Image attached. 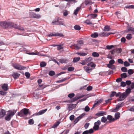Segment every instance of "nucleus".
Listing matches in <instances>:
<instances>
[{
	"label": "nucleus",
	"mask_w": 134,
	"mask_h": 134,
	"mask_svg": "<svg viewBox=\"0 0 134 134\" xmlns=\"http://www.w3.org/2000/svg\"><path fill=\"white\" fill-rule=\"evenodd\" d=\"M13 23L10 21H2L0 22V25L3 29L10 28L12 27Z\"/></svg>",
	"instance_id": "1"
},
{
	"label": "nucleus",
	"mask_w": 134,
	"mask_h": 134,
	"mask_svg": "<svg viewBox=\"0 0 134 134\" xmlns=\"http://www.w3.org/2000/svg\"><path fill=\"white\" fill-rule=\"evenodd\" d=\"M16 112V110H15L13 111H9V113L7 114L5 118V120L7 121L10 120L11 118L14 115Z\"/></svg>",
	"instance_id": "2"
},
{
	"label": "nucleus",
	"mask_w": 134,
	"mask_h": 134,
	"mask_svg": "<svg viewBox=\"0 0 134 134\" xmlns=\"http://www.w3.org/2000/svg\"><path fill=\"white\" fill-rule=\"evenodd\" d=\"M12 66L15 69L20 70H24L26 68V67L17 63L13 64Z\"/></svg>",
	"instance_id": "3"
},
{
	"label": "nucleus",
	"mask_w": 134,
	"mask_h": 134,
	"mask_svg": "<svg viewBox=\"0 0 134 134\" xmlns=\"http://www.w3.org/2000/svg\"><path fill=\"white\" fill-rule=\"evenodd\" d=\"M29 110L28 109L24 108L18 113V115L21 117H24L25 116H26L28 113Z\"/></svg>",
	"instance_id": "4"
},
{
	"label": "nucleus",
	"mask_w": 134,
	"mask_h": 134,
	"mask_svg": "<svg viewBox=\"0 0 134 134\" xmlns=\"http://www.w3.org/2000/svg\"><path fill=\"white\" fill-rule=\"evenodd\" d=\"M77 44H74L73 46L76 49H79L81 47L83 44V41L81 39H80L77 40Z\"/></svg>",
	"instance_id": "5"
},
{
	"label": "nucleus",
	"mask_w": 134,
	"mask_h": 134,
	"mask_svg": "<svg viewBox=\"0 0 134 134\" xmlns=\"http://www.w3.org/2000/svg\"><path fill=\"white\" fill-rule=\"evenodd\" d=\"M63 22L62 19H58L55 21H52V23L54 25H65V24L63 23Z\"/></svg>",
	"instance_id": "6"
},
{
	"label": "nucleus",
	"mask_w": 134,
	"mask_h": 134,
	"mask_svg": "<svg viewBox=\"0 0 134 134\" xmlns=\"http://www.w3.org/2000/svg\"><path fill=\"white\" fill-rule=\"evenodd\" d=\"M127 96V94L126 93L124 92L120 94L119 97L117 99V101L119 102L124 100Z\"/></svg>",
	"instance_id": "7"
},
{
	"label": "nucleus",
	"mask_w": 134,
	"mask_h": 134,
	"mask_svg": "<svg viewBox=\"0 0 134 134\" xmlns=\"http://www.w3.org/2000/svg\"><path fill=\"white\" fill-rule=\"evenodd\" d=\"M118 46V45H107L106 46V48L108 50H110L114 48L116 50H121V48H119L117 47Z\"/></svg>",
	"instance_id": "8"
},
{
	"label": "nucleus",
	"mask_w": 134,
	"mask_h": 134,
	"mask_svg": "<svg viewBox=\"0 0 134 134\" xmlns=\"http://www.w3.org/2000/svg\"><path fill=\"white\" fill-rule=\"evenodd\" d=\"M101 124V122L100 120H98L97 122H94V126L93 127V129L96 131L98 130L99 128V126Z\"/></svg>",
	"instance_id": "9"
},
{
	"label": "nucleus",
	"mask_w": 134,
	"mask_h": 134,
	"mask_svg": "<svg viewBox=\"0 0 134 134\" xmlns=\"http://www.w3.org/2000/svg\"><path fill=\"white\" fill-rule=\"evenodd\" d=\"M47 36L49 37H51L52 36H58L61 37L63 36V35L62 34L59 33H52L48 34L47 35Z\"/></svg>",
	"instance_id": "10"
},
{
	"label": "nucleus",
	"mask_w": 134,
	"mask_h": 134,
	"mask_svg": "<svg viewBox=\"0 0 134 134\" xmlns=\"http://www.w3.org/2000/svg\"><path fill=\"white\" fill-rule=\"evenodd\" d=\"M85 115V113H83L79 116L76 118L74 121V124H76L80 119L83 118V117Z\"/></svg>",
	"instance_id": "11"
},
{
	"label": "nucleus",
	"mask_w": 134,
	"mask_h": 134,
	"mask_svg": "<svg viewBox=\"0 0 134 134\" xmlns=\"http://www.w3.org/2000/svg\"><path fill=\"white\" fill-rule=\"evenodd\" d=\"M115 51H110L109 52V53L107 55V58L109 59H112L113 57V55L115 53Z\"/></svg>",
	"instance_id": "12"
},
{
	"label": "nucleus",
	"mask_w": 134,
	"mask_h": 134,
	"mask_svg": "<svg viewBox=\"0 0 134 134\" xmlns=\"http://www.w3.org/2000/svg\"><path fill=\"white\" fill-rule=\"evenodd\" d=\"M125 32L126 33L129 32L134 34V28L131 27H129L127 28V30L125 31Z\"/></svg>",
	"instance_id": "13"
},
{
	"label": "nucleus",
	"mask_w": 134,
	"mask_h": 134,
	"mask_svg": "<svg viewBox=\"0 0 134 134\" xmlns=\"http://www.w3.org/2000/svg\"><path fill=\"white\" fill-rule=\"evenodd\" d=\"M12 27L15 29H18L22 31H24V29L23 27L20 26H17V25L14 24V23H13Z\"/></svg>",
	"instance_id": "14"
},
{
	"label": "nucleus",
	"mask_w": 134,
	"mask_h": 134,
	"mask_svg": "<svg viewBox=\"0 0 134 134\" xmlns=\"http://www.w3.org/2000/svg\"><path fill=\"white\" fill-rule=\"evenodd\" d=\"M31 16L33 18L39 19L41 18V16L40 15L36 14L35 13H34V12H32L31 13Z\"/></svg>",
	"instance_id": "15"
},
{
	"label": "nucleus",
	"mask_w": 134,
	"mask_h": 134,
	"mask_svg": "<svg viewBox=\"0 0 134 134\" xmlns=\"http://www.w3.org/2000/svg\"><path fill=\"white\" fill-rule=\"evenodd\" d=\"M47 109H43L39 111L38 112L36 113L35 114L36 115H42L45 112H46L47 111Z\"/></svg>",
	"instance_id": "16"
},
{
	"label": "nucleus",
	"mask_w": 134,
	"mask_h": 134,
	"mask_svg": "<svg viewBox=\"0 0 134 134\" xmlns=\"http://www.w3.org/2000/svg\"><path fill=\"white\" fill-rule=\"evenodd\" d=\"M107 120L109 121L110 122H113L115 121V118H113V117L111 115H108L107 117Z\"/></svg>",
	"instance_id": "17"
},
{
	"label": "nucleus",
	"mask_w": 134,
	"mask_h": 134,
	"mask_svg": "<svg viewBox=\"0 0 134 134\" xmlns=\"http://www.w3.org/2000/svg\"><path fill=\"white\" fill-rule=\"evenodd\" d=\"M5 111L4 109H2L0 111V117L2 118L4 117L5 115Z\"/></svg>",
	"instance_id": "18"
},
{
	"label": "nucleus",
	"mask_w": 134,
	"mask_h": 134,
	"mask_svg": "<svg viewBox=\"0 0 134 134\" xmlns=\"http://www.w3.org/2000/svg\"><path fill=\"white\" fill-rule=\"evenodd\" d=\"M106 114V113L103 111H99L95 115L96 116H102Z\"/></svg>",
	"instance_id": "19"
},
{
	"label": "nucleus",
	"mask_w": 134,
	"mask_h": 134,
	"mask_svg": "<svg viewBox=\"0 0 134 134\" xmlns=\"http://www.w3.org/2000/svg\"><path fill=\"white\" fill-rule=\"evenodd\" d=\"M20 75V74L15 72L13 73L12 74V76L15 79L18 78Z\"/></svg>",
	"instance_id": "20"
},
{
	"label": "nucleus",
	"mask_w": 134,
	"mask_h": 134,
	"mask_svg": "<svg viewBox=\"0 0 134 134\" xmlns=\"http://www.w3.org/2000/svg\"><path fill=\"white\" fill-rule=\"evenodd\" d=\"M85 70L88 73H90L92 70L91 68H90L88 67L87 66H84L83 67Z\"/></svg>",
	"instance_id": "21"
},
{
	"label": "nucleus",
	"mask_w": 134,
	"mask_h": 134,
	"mask_svg": "<svg viewBox=\"0 0 134 134\" xmlns=\"http://www.w3.org/2000/svg\"><path fill=\"white\" fill-rule=\"evenodd\" d=\"M84 96V95L78 96L75 97L73 99V102L76 101L77 99L81 98Z\"/></svg>",
	"instance_id": "22"
},
{
	"label": "nucleus",
	"mask_w": 134,
	"mask_h": 134,
	"mask_svg": "<svg viewBox=\"0 0 134 134\" xmlns=\"http://www.w3.org/2000/svg\"><path fill=\"white\" fill-rule=\"evenodd\" d=\"M8 86L7 84H4L2 86V89L5 91H7L8 89Z\"/></svg>",
	"instance_id": "23"
},
{
	"label": "nucleus",
	"mask_w": 134,
	"mask_h": 134,
	"mask_svg": "<svg viewBox=\"0 0 134 134\" xmlns=\"http://www.w3.org/2000/svg\"><path fill=\"white\" fill-rule=\"evenodd\" d=\"M87 66H91L92 68H95L96 66V64H94L93 62H91L87 64Z\"/></svg>",
	"instance_id": "24"
},
{
	"label": "nucleus",
	"mask_w": 134,
	"mask_h": 134,
	"mask_svg": "<svg viewBox=\"0 0 134 134\" xmlns=\"http://www.w3.org/2000/svg\"><path fill=\"white\" fill-rule=\"evenodd\" d=\"M115 121L119 119L120 117V113L119 112H117L115 113Z\"/></svg>",
	"instance_id": "25"
},
{
	"label": "nucleus",
	"mask_w": 134,
	"mask_h": 134,
	"mask_svg": "<svg viewBox=\"0 0 134 134\" xmlns=\"http://www.w3.org/2000/svg\"><path fill=\"white\" fill-rule=\"evenodd\" d=\"M81 9V7H78L75 10L74 14L75 15H76L77 13H78L79 12L80 10Z\"/></svg>",
	"instance_id": "26"
},
{
	"label": "nucleus",
	"mask_w": 134,
	"mask_h": 134,
	"mask_svg": "<svg viewBox=\"0 0 134 134\" xmlns=\"http://www.w3.org/2000/svg\"><path fill=\"white\" fill-rule=\"evenodd\" d=\"M59 61L61 63H66L68 62V60L66 59H60Z\"/></svg>",
	"instance_id": "27"
},
{
	"label": "nucleus",
	"mask_w": 134,
	"mask_h": 134,
	"mask_svg": "<svg viewBox=\"0 0 134 134\" xmlns=\"http://www.w3.org/2000/svg\"><path fill=\"white\" fill-rule=\"evenodd\" d=\"M93 60V58L92 57H89L88 58H86L85 59V61L86 62V63H87L90 62Z\"/></svg>",
	"instance_id": "28"
},
{
	"label": "nucleus",
	"mask_w": 134,
	"mask_h": 134,
	"mask_svg": "<svg viewBox=\"0 0 134 134\" xmlns=\"http://www.w3.org/2000/svg\"><path fill=\"white\" fill-rule=\"evenodd\" d=\"M68 108L69 111H70L72 110L74 108V104H71L68 105Z\"/></svg>",
	"instance_id": "29"
},
{
	"label": "nucleus",
	"mask_w": 134,
	"mask_h": 134,
	"mask_svg": "<svg viewBox=\"0 0 134 134\" xmlns=\"http://www.w3.org/2000/svg\"><path fill=\"white\" fill-rule=\"evenodd\" d=\"M107 121V118L104 116L102 117L101 119V121L102 122L105 123Z\"/></svg>",
	"instance_id": "30"
},
{
	"label": "nucleus",
	"mask_w": 134,
	"mask_h": 134,
	"mask_svg": "<svg viewBox=\"0 0 134 134\" xmlns=\"http://www.w3.org/2000/svg\"><path fill=\"white\" fill-rule=\"evenodd\" d=\"M80 59V58L79 57H75L73 59V62L74 63L76 62L79 61Z\"/></svg>",
	"instance_id": "31"
},
{
	"label": "nucleus",
	"mask_w": 134,
	"mask_h": 134,
	"mask_svg": "<svg viewBox=\"0 0 134 134\" xmlns=\"http://www.w3.org/2000/svg\"><path fill=\"white\" fill-rule=\"evenodd\" d=\"M46 65V63L44 62H42L40 63V65L41 67H44Z\"/></svg>",
	"instance_id": "32"
},
{
	"label": "nucleus",
	"mask_w": 134,
	"mask_h": 134,
	"mask_svg": "<svg viewBox=\"0 0 134 134\" xmlns=\"http://www.w3.org/2000/svg\"><path fill=\"white\" fill-rule=\"evenodd\" d=\"M85 5H91L92 4V2L91 1H85Z\"/></svg>",
	"instance_id": "33"
},
{
	"label": "nucleus",
	"mask_w": 134,
	"mask_h": 134,
	"mask_svg": "<svg viewBox=\"0 0 134 134\" xmlns=\"http://www.w3.org/2000/svg\"><path fill=\"white\" fill-rule=\"evenodd\" d=\"M98 36V34L97 33L94 32L91 34V36L93 38H96Z\"/></svg>",
	"instance_id": "34"
},
{
	"label": "nucleus",
	"mask_w": 134,
	"mask_h": 134,
	"mask_svg": "<svg viewBox=\"0 0 134 134\" xmlns=\"http://www.w3.org/2000/svg\"><path fill=\"white\" fill-rule=\"evenodd\" d=\"M77 54H78L80 56H85L87 54V53H85L83 52H80V53H76Z\"/></svg>",
	"instance_id": "35"
},
{
	"label": "nucleus",
	"mask_w": 134,
	"mask_h": 134,
	"mask_svg": "<svg viewBox=\"0 0 134 134\" xmlns=\"http://www.w3.org/2000/svg\"><path fill=\"white\" fill-rule=\"evenodd\" d=\"M110 30V27L108 26H105L104 28V30L105 31H108Z\"/></svg>",
	"instance_id": "36"
},
{
	"label": "nucleus",
	"mask_w": 134,
	"mask_h": 134,
	"mask_svg": "<svg viewBox=\"0 0 134 134\" xmlns=\"http://www.w3.org/2000/svg\"><path fill=\"white\" fill-rule=\"evenodd\" d=\"M92 55L95 57H98L99 56V54L97 52H94L92 54Z\"/></svg>",
	"instance_id": "37"
},
{
	"label": "nucleus",
	"mask_w": 134,
	"mask_h": 134,
	"mask_svg": "<svg viewBox=\"0 0 134 134\" xmlns=\"http://www.w3.org/2000/svg\"><path fill=\"white\" fill-rule=\"evenodd\" d=\"M60 123V122L59 121H58L57 122L52 126V127L53 128H55L57 127L59 125Z\"/></svg>",
	"instance_id": "38"
},
{
	"label": "nucleus",
	"mask_w": 134,
	"mask_h": 134,
	"mask_svg": "<svg viewBox=\"0 0 134 134\" xmlns=\"http://www.w3.org/2000/svg\"><path fill=\"white\" fill-rule=\"evenodd\" d=\"M74 28L75 30H79L81 29V27L78 25H75L74 26Z\"/></svg>",
	"instance_id": "39"
},
{
	"label": "nucleus",
	"mask_w": 134,
	"mask_h": 134,
	"mask_svg": "<svg viewBox=\"0 0 134 134\" xmlns=\"http://www.w3.org/2000/svg\"><path fill=\"white\" fill-rule=\"evenodd\" d=\"M107 67L111 69H115V67L114 65L108 64H107Z\"/></svg>",
	"instance_id": "40"
},
{
	"label": "nucleus",
	"mask_w": 134,
	"mask_h": 134,
	"mask_svg": "<svg viewBox=\"0 0 134 134\" xmlns=\"http://www.w3.org/2000/svg\"><path fill=\"white\" fill-rule=\"evenodd\" d=\"M84 23L87 25H91L92 24V22L90 21V20L88 19L86 20Z\"/></svg>",
	"instance_id": "41"
},
{
	"label": "nucleus",
	"mask_w": 134,
	"mask_h": 134,
	"mask_svg": "<svg viewBox=\"0 0 134 134\" xmlns=\"http://www.w3.org/2000/svg\"><path fill=\"white\" fill-rule=\"evenodd\" d=\"M126 37L127 40H130L132 38V37L131 34H129L127 35Z\"/></svg>",
	"instance_id": "42"
},
{
	"label": "nucleus",
	"mask_w": 134,
	"mask_h": 134,
	"mask_svg": "<svg viewBox=\"0 0 134 134\" xmlns=\"http://www.w3.org/2000/svg\"><path fill=\"white\" fill-rule=\"evenodd\" d=\"M62 46L63 45H57V50H59L63 49L64 47Z\"/></svg>",
	"instance_id": "43"
},
{
	"label": "nucleus",
	"mask_w": 134,
	"mask_h": 134,
	"mask_svg": "<svg viewBox=\"0 0 134 134\" xmlns=\"http://www.w3.org/2000/svg\"><path fill=\"white\" fill-rule=\"evenodd\" d=\"M27 54L31 55H39V53L38 52H32V53H27Z\"/></svg>",
	"instance_id": "44"
},
{
	"label": "nucleus",
	"mask_w": 134,
	"mask_h": 134,
	"mask_svg": "<svg viewBox=\"0 0 134 134\" xmlns=\"http://www.w3.org/2000/svg\"><path fill=\"white\" fill-rule=\"evenodd\" d=\"M125 8L127 9L134 8V5H127L125 6Z\"/></svg>",
	"instance_id": "45"
},
{
	"label": "nucleus",
	"mask_w": 134,
	"mask_h": 134,
	"mask_svg": "<svg viewBox=\"0 0 134 134\" xmlns=\"http://www.w3.org/2000/svg\"><path fill=\"white\" fill-rule=\"evenodd\" d=\"M55 72L54 71H51L49 72L48 74L50 76H53L55 75Z\"/></svg>",
	"instance_id": "46"
},
{
	"label": "nucleus",
	"mask_w": 134,
	"mask_h": 134,
	"mask_svg": "<svg viewBox=\"0 0 134 134\" xmlns=\"http://www.w3.org/2000/svg\"><path fill=\"white\" fill-rule=\"evenodd\" d=\"M34 121L32 119H30L29 120L28 123L30 125L33 124L34 123Z\"/></svg>",
	"instance_id": "47"
},
{
	"label": "nucleus",
	"mask_w": 134,
	"mask_h": 134,
	"mask_svg": "<svg viewBox=\"0 0 134 134\" xmlns=\"http://www.w3.org/2000/svg\"><path fill=\"white\" fill-rule=\"evenodd\" d=\"M121 71L124 72H126L127 71V68L124 67H122L121 69Z\"/></svg>",
	"instance_id": "48"
},
{
	"label": "nucleus",
	"mask_w": 134,
	"mask_h": 134,
	"mask_svg": "<svg viewBox=\"0 0 134 134\" xmlns=\"http://www.w3.org/2000/svg\"><path fill=\"white\" fill-rule=\"evenodd\" d=\"M74 69V68L73 67H70L68 68V70L69 71H72Z\"/></svg>",
	"instance_id": "49"
},
{
	"label": "nucleus",
	"mask_w": 134,
	"mask_h": 134,
	"mask_svg": "<svg viewBox=\"0 0 134 134\" xmlns=\"http://www.w3.org/2000/svg\"><path fill=\"white\" fill-rule=\"evenodd\" d=\"M131 88L130 89L129 88H128L126 90L125 93L127 94V96L128 94L131 92Z\"/></svg>",
	"instance_id": "50"
},
{
	"label": "nucleus",
	"mask_w": 134,
	"mask_h": 134,
	"mask_svg": "<svg viewBox=\"0 0 134 134\" xmlns=\"http://www.w3.org/2000/svg\"><path fill=\"white\" fill-rule=\"evenodd\" d=\"M121 76L122 78H125L127 77V74L126 73H124L121 74Z\"/></svg>",
	"instance_id": "51"
},
{
	"label": "nucleus",
	"mask_w": 134,
	"mask_h": 134,
	"mask_svg": "<svg viewBox=\"0 0 134 134\" xmlns=\"http://www.w3.org/2000/svg\"><path fill=\"white\" fill-rule=\"evenodd\" d=\"M75 96V94L74 93H70L68 94V96L70 98L73 97Z\"/></svg>",
	"instance_id": "52"
},
{
	"label": "nucleus",
	"mask_w": 134,
	"mask_h": 134,
	"mask_svg": "<svg viewBox=\"0 0 134 134\" xmlns=\"http://www.w3.org/2000/svg\"><path fill=\"white\" fill-rule=\"evenodd\" d=\"M115 94H116V92L115 91H113L111 93L110 95V97H112L115 96Z\"/></svg>",
	"instance_id": "53"
},
{
	"label": "nucleus",
	"mask_w": 134,
	"mask_h": 134,
	"mask_svg": "<svg viewBox=\"0 0 134 134\" xmlns=\"http://www.w3.org/2000/svg\"><path fill=\"white\" fill-rule=\"evenodd\" d=\"M124 65L126 66H128L130 65V64L127 61H125L124 62Z\"/></svg>",
	"instance_id": "54"
},
{
	"label": "nucleus",
	"mask_w": 134,
	"mask_h": 134,
	"mask_svg": "<svg viewBox=\"0 0 134 134\" xmlns=\"http://www.w3.org/2000/svg\"><path fill=\"white\" fill-rule=\"evenodd\" d=\"M128 72L129 75H131L133 74V71L132 70L130 69L128 70Z\"/></svg>",
	"instance_id": "55"
},
{
	"label": "nucleus",
	"mask_w": 134,
	"mask_h": 134,
	"mask_svg": "<svg viewBox=\"0 0 134 134\" xmlns=\"http://www.w3.org/2000/svg\"><path fill=\"white\" fill-rule=\"evenodd\" d=\"M90 125L89 123H87L85 124L84 125V127L86 129H87L88 127Z\"/></svg>",
	"instance_id": "56"
},
{
	"label": "nucleus",
	"mask_w": 134,
	"mask_h": 134,
	"mask_svg": "<svg viewBox=\"0 0 134 134\" xmlns=\"http://www.w3.org/2000/svg\"><path fill=\"white\" fill-rule=\"evenodd\" d=\"M75 116L74 115H71L69 117V119L71 121H72L74 119Z\"/></svg>",
	"instance_id": "57"
},
{
	"label": "nucleus",
	"mask_w": 134,
	"mask_h": 134,
	"mask_svg": "<svg viewBox=\"0 0 134 134\" xmlns=\"http://www.w3.org/2000/svg\"><path fill=\"white\" fill-rule=\"evenodd\" d=\"M107 34L108 33L103 32L102 33L101 35L103 36H108V35H107Z\"/></svg>",
	"instance_id": "58"
},
{
	"label": "nucleus",
	"mask_w": 134,
	"mask_h": 134,
	"mask_svg": "<svg viewBox=\"0 0 134 134\" xmlns=\"http://www.w3.org/2000/svg\"><path fill=\"white\" fill-rule=\"evenodd\" d=\"M90 110V108L88 106H86L85 108V110L86 112L89 111Z\"/></svg>",
	"instance_id": "59"
},
{
	"label": "nucleus",
	"mask_w": 134,
	"mask_h": 134,
	"mask_svg": "<svg viewBox=\"0 0 134 134\" xmlns=\"http://www.w3.org/2000/svg\"><path fill=\"white\" fill-rule=\"evenodd\" d=\"M25 75L27 78H29L30 76V73L28 72H26L25 73Z\"/></svg>",
	"instance_id": "60"
},
{
	"label": "nucleus",
	"mask_w": 134,
	"mask_h": 134,
	"mask_svg": "<svg viewBox=\"0 0 134 134\" xmlns=\"http://www.w3.org/2000/svg\"><path fill=\"white\" fill-rule=\"evenodd\" d=\"M126 85V83L124 81H122L121 82V86L122 87H125Z\"/></svg>",
	"instance_id": "61"
},
{
	"label": "nucleus",
	"mask_w": 134,
	"mask_h": 134,
	"mask_svg": "<svg viewBox=\"0 0 134 134\" xmlns=\"http://www.w3.org/2000/svg\"><path fill=\"white\" fill-rule=\"evenodd\" d=\"M122 107V103L120 104L117 105H116V109H118L120 107Z\"/></svg>",
	"instance_id": "62"
},
{
	"label": "nucleus",
	"mask_w": 134,
	"mask_h": 134,
	"mask_svg": "<svg viewBox=\"0 0 134 134\" xmlns=\"http://www.w3.org/2000/svg\"><path fill=\"white\" fill-rule=\"evenodd\" d=\"M115 63V61L113 59L111 60L109 62V63L110 64L112 65L113 64Z\"/></svg>",
	"instance_id": "63"
},
{
	"label": "nucleus",
	"mask_w": 134,
	"mask_h": 134,
	"mask_svg": "<svg viewBox=\"0 0 134 134\" xmlns=\"http://www.w3.org/2000/svg\"><path fill=\"white\" fill-rule=\"evenodd\" d=\"M118 62L119 63H120L121 64H123V61L121 59H118Z\"/></svg>",
	"instance_id": "64"
}]
</instances>
